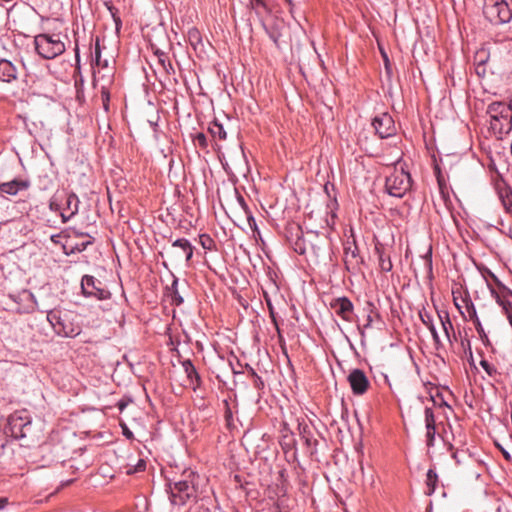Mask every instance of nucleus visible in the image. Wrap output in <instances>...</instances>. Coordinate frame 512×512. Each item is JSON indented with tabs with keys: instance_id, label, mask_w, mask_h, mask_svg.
Instances as JSON below:
<instances>
[{
	"instance_id": "nucleus-1",
	"label": "nucleus",
	"mask_w": 512,
	"mask_h": 512,
	"mask_svg": "<svg viewBox=\"0 0 512 512\" xmlns=\"http://www.w3.org/2000/svg\"><path fill=\"white\" fill-rule=\"evenodd\" d=\"M490 118V128L493 133L502 137L512 129V110L502 102H493L487 108Z\"/></svg>"
},
{
	"instance_id": "nucleus-2",
	"label": "nucleus",
	"mask_w": 512,
	"mask_h": 512,
	"mask_svg": "<svg viewBox=\"0 0 512 512\" xmlns=\"http://www.w3.org/2000/svg\"><path fill=\"white\" fill-rule=\"evenodd\" d=\"M483 12L492 23H508L512 19V0H485Z\"/></svg>"
},
{
	"instance_id": "nucleus-3",
	"label": "nucleus",
	"mask_w": 512,
	"mask_h": 512,
	"mask_svg": "<svg viewBox=\"0 0 512 512\" xmlns=\"http://www.w3.org/2000/svg\"><path fill=\"white\" fill-rule=\"evenodd\" d=\"M183 477V479L175 482L171 488V501L176 505H184L188 500L196 496L194 472L185 471Z\"/></svg>"
},
{
	"instance_id": "nucleus-4",
	"label": "nucleus",
	"mask_w": 512,
	"mask_h": 512,
	"mask_svg": "<svg viewBox=\"0 0 512 512\" xmlns=\"http://www.w3.org/2000/svg\"><path fill=\"white\" fill-rule=\"evenodd\" d=\"M411 188V177L403 167L394 166L393 172L386 177L385 189L389 195L401 198Z\"/></svg>"
},
{
	"instance_id": "nucleus-5",
	"label": "nucleus",
	"mask_w": 512,
	"mask_h": 512,
	"mask_svg": "<svg viewBox=\"0 0 512 512\" xmlns=\"http://www.w3.org/2000/svg\"><path fill=\"white\" fill-rule=\"evenodd\" d=\"M34 43L38 54L45 59H53L65 51L64 43L56 35H37Z\"/></svg>"
},
{
	"instance_id": "nucleus-6",
	"label": "nucleus",
	"mask_w": 512,
	"mask_h": 512,
	"mask_svg": "<svg viewBox=\"0 0 512 512\" xmlns=\"http://www.w3.org/2000/svg\"><path fill=\"white\" fill-rule=\"evenodd\" d=\"M194 247L185 238L175 240L169 248L165 250V255L172 265L189 263L193 256Z\"/></svg>"
},
{
	"instance_id": "nucleus-7",
	"label": "nucleus",
	"mask_w": 512,
	"mask_h": 512,
	"mask_svg": "<svg viewBox=\"0 0 512 512\" xmlns=\"http://www.w3.org/2000/svg\"><path fill=\"white\" fill-rule=\"evenodd\" d=\"M81 289L85 296H92L98 300H106L111 297L110 291L104 287L102 282L90 275L83 276Z\"/></svg>"
},
{
	"instance_id": "nucleus-8",
	"label": "nucleus",
	"mask_w": 512,
	"mask_h": 512,
	"mask_svg": "<svg viewBox=\"0 0 512 512\" xmlns=\"http://www.w3.org/2000/svg\"><path fill=\"white\" fill-rule=\"evenodd\" d=\"M31 422L24 412H15L8 418V429L13 438H23L27 435Z\"/></svg>"
},
{
	"instance_id": "nucleus-9",
	"label": "nucleus",
	"mask_w": 512,
	"mask_h": 512,
	"mask_svg": "<svg viewBox=\"0 0 512 512\" xmlns=\"http://www.w3.org/2000/svg\"><path fill=\"white\" fill-rule=\"evenodd\" d=\"M372 125L380 138L390 137L396 132L394 120L388 113L376 116L373 119Z\"/></svg>"
},
{
	"instance_id": "nucleus-10",
	"label": "nucleus",
	"mask_w": 512,
	"mask_h": 512,
	"mask_svg": "<svg viewBox=\"0 0 512 512\" xmlns=\"http://www.w3.org/2000/svg\"><path fill=\"white\" fill-rule=\"evenodd\" d=\"M348 382L355 395H363L370 387V382L365 373L360 369H354L348 375Z\"/></svg>"
},
{
	"instance_id": "nucleus-11",
	"label": "nucleus",
	"mask_w": 512,
	"mask_h": 512,
	"mask_svg": "<svg viewBox=\"0 0 512 512\" xmlns=\"http://www.w3.org/2000/svg\"><path fill=\"white\" fill-rule=\"evenodd\" d=\"M331 308L335 311V313L340 316L345 321H351V317L353 314V304L352 302L346 298H337L331 302Z\"/></svg>"
},
{
	"instance_id": "nucleus-12",
	"label": "nucleus",
	"mask_w": 512,
	"mask_h": 512,
	"mask_svg": "<svg viewBox=\"0 0 512 512\" xmlns=\"http://www.w3.org/2000/svg\"><path fill=\"white\" fill-rule=\"evenodd\" d=\"M30 187V181L25 179H13L0 184V193L10 196L17 195L21 191H25Z\"/></svg>"
},
{
	"instance_id": "nucleus-13",
	"label": "nucleus",
	"mask_w": 512,
	"mask_h": 512,
	"mask_svg": "<svg viewBox=\"0 0 512 512\" xmlns=\"http://www.w3.org/2000/svg\"><path fill=\"white\" fill-rule=\"evenodd\" d=\"M17 68L12 62L2 59L0 60V80L10 83L17 79Z\"/></svg>"
},
{
	"instance_id": "nucleus-14",
	"label": "nucleus",
	"mask_w": 512,
	"mask_h": 512,
	"mask_svg": "<svg viewBox=\"0 0 512 512\" xmlns=\"http://www.w3.org/2000/svg\"><path fill=\"white\" fill-rule=\"evenodd\" d=\"M358 252V248L355 245L345 247L344 262L348 269H356L362 262Z\"/></svg>"
},
{
	"instance_id": "nucleus-15",
	"label": "nucleus",
	"mask_w": 512,
	"mask_h": 512,
	"mask_svg": "<svg viewBox=\"0 0 512 512\" xmlns=\"http://www.w3.org/2000/svg\"><path fill=\"white\" fill-rule=\"evenodd\" d=\"M182 367L187 376L188 383L186 385L192 386V388L195 389L196 387L194 386V382L195 381L198 382V380H199V376L196 372L195 367L192 365V363L190 361H184L182 363Z\"/></svg>"
},
{
	"instance_id": "nucleus-16",
	"label": "nucleus",
	"mask_w": 512,
	"mask_h": 512,
	"mask_svg": "<svg viewBox=\"0 0 512 512\" xmlns=\"http://www.w3.org/2000/svg\"><path fill=\"white\" fill-rule=\"evenodd\" d=\"M78 203L79 200L75 194H69L67 196V210L69 211V215L66 217L64 213H62L63 221L68 220L71 216H73L78 211Z\"/></svg>"
},
{
	"instance_id": "nucleus-17",
	"label": "nucleus",
	"mask_w": 512,
	"mask_h": 512,
	"mask_svg": "<svg viewBox=\"0 0 512 512\" xmlns=\"http://www.w3.org/2000/svg\"><path fill=\"white\" fill-rule=\"evenodd\" d=\"M208 130L214 139H219V140L226 139V131L222 124L215 121L210 124Z\"/></svg>"
},
{
	"instance_id": "nucleus-18",
	"label": "nucleus",
	"mask_w": 512,
	"mask_h": 512,
	"mask_svg": "<svg viewBox=\"0 0 512 512\" xmlns=\"http://www.w3.org/2000/svg\"><path fill=\"white\" fill-rule=\"evenodd\" d=\"M437 481L438 476L436 472L433 469H429L426 476L427 495H431L432 493H434Z\"/></svg>"
},
{
	"instance_id": "nucleus-19",
	"label": "nucleus",
	"mask_w": 512,
	"mask_h": 512,
	"mask_svg": "<svg viewBox=\"0 0 512 512\" xmlns=\"http://www.w3.org/2000/svg\"><path fill=\"white\" fill-rule=\"evenodd\" d=\"M378 253L379 266L382 271L389 272L392 269V262L390 260V256L386 255L383 251H380L379 248H376Z\"/></svg>"
},
{
	"instance_id": "nucleus-20",
	"label": "nucleus",
	"mask_w": 512,
	"mask_h": 512,
	"mask_svg": "<svg viewBox=\"0 0 512 512\" xmlns=\"http://www.w3.org/2000/svg\"><path fill=\"white\" fill-rule=\"evenodd\" d=\"M480 365L490 377L495 378L497 375H499L496 367L489 363L487 360L482 359L480 361Z\"/></svg>"
},
{
	"instance_id": "nucleus-21",
	"label": "nucleus",
	"mask_w": 512,
	"mask_h": 512,
	"mask_svg": "<svg viewBox=\"0 0 512 512\" xmlns=\"http://www.w3.org/2000/svg\"><path fill=\"white\" fill-rule=\"evenodd\" d=\"M438 318L441 322L446 338L450 341L449 330H453V326L448 315L445 316V319H443L440 315H438Z\"/></svg>"
},
{
	"instance_id": "nucleus-22",
	"label": "nucleus",
	"mask_w": 512,
	"mask_h": 512,
	"mask_svg": "<svg viewBox=\"0 0 512 512\" xmlns=\"http://www.w3.org/2000/svg\"><path fill=\"white\" fill-rule=\"evenodd\" d=\"M420 319L423 322V324L429 329L433 330L434 323L432 316L427 311H422L419 313Z\"/></svg>"
},
{
	"instance_id": "nucleus-23",
	"label": "nucleus",
	"mask_w": 512,
	"mask_h": 512,
	"mask_svg": "<svg viewBox=\"0 0 512 512\" xmlns=\"http://www.w3.org/2000/svg\"><path fill=\"white\" fill-rule=\"evenodd\" d=\"M425 424L426 428H435V417L432 409L430 408L425 409Z\"/></svg>"
},
{
	"instance_id": "nucleus-24",
	"label": "nucleus",
	"mask_w": 512,
	"mask_h": 512,
	"mask_svg": "<svg viewBox=\"0 0 512 512\" xmlns=\"http://www.w3.org/2000/svg\"><path fill=\"white\" fill-rule=\"evenodd\" d=\"M9 442L7 432L0 430V456L5 454Z\"/></svg>"
},
{
	"instance_id": "nucleus-25",
	"label": "nucleus",
	"mask_w": 512,
	"mask_h": 512,
	"mask_svg": "<svg viewBox=\"0 0 512 512\" xmlns=\"http://www.w3.org/2000/svg\"><path fill=\"white\" fill-rule=\"evenodd\" d=\"M200 243L202 247L207 250H211L214 245V241L208 235H201Z\"/></svg>"
},
{
	"instance_id": "nucleus-26",
	"label": "nucleus",
	"mask_w": 512,
	"mask_h": 512,
	"mask_svg": "<svg viewBox=\"0 0 512 512\" xmlns=\"http://www.w3.org/2000/svg\"><path fill=\"white\" fill-rule=\"evenodd\" d=\"M145 469H146V462L143 459H139L137 464L134 466V468H129L127 470V473L132 474V473L144 471Z\"/></svg>"
},
{
	"instance_id": "nucleus-27",
	"label": "nucleus",
	"mask_w": 512,
	"mask_h": 512,
	"mask_svg": "<svg viewBox=\"0 0 512 512\" xmlns=\"http://www.w3.org/2000/svg\"><path fill=\"white\" fill-rule=\"evenodd\" d=\"M435 433H436V430L435 428H426V440H427V446L428 447H431L433 446L434 444V439H435Z\"/></svg>"
},
{
	"instance_id": "nucleus-28",
	"label": "nucleus",
	"mask_w": 512,
	"mask_h": 512,
	"mask_svg": "<svg viewBox=\"0 0 512 512\" xmlns=\"http://www.w3.org/2000/svg\"><path fill=\"white\" fill-rule=\"evenodd\" d=\"M250 6L257 12H259L260 9L266 10L265 0H250Z\"/></svg>"
},
{
	"instance_id": "nucleus-29",
	"label": "nucleus",
	"mask_w": 512,
	"mask_h": 512,
	"mask_svg": "<svg viewBox=\"0 0 512 512\" xmlns=\"http://www.w3.org/2000/svg\"><path fill=\"white\" fill-rule=\"evenodd\" d=\"M498 303L500 306H502L503 310L505 311L506 315L512 311V304L506 300L505 298L498 297Z\"/></svg>"
},
{
	"instance_id": "nucleus-30",
	"label": "nucleus",
	"mask_w": 512,
	"mask_h": 512,
	"mask_svg": "<svg viewBox=\"0 0 512 512\" xmlns=\"http://www.w3.org/2000/svg\"><path fill=\"white\" fill-rule=\"evenodd\" d=\"M195 140L198 142L199 146L206 147V136L203 133H198L195 137Z\"/></svg>"
},
{
	"instance_id": "nucleus-31",
	"label": "nucleus",
	"mask_w": 512,
	"mask_h": 512,
	"mask_svg": "<svg viewBox=\"0 0 512 512\" xmlns=\"http://www.w3.org/2000/svg\"><path fill=\"white\" fill-rule=\"evenodd\" d=\"M100 60H101V51H100L99 43L97 41L96 47H95V62L97 65H100Z\"/></svg>"
},
{
	"instance_id": "nucleus-32",
	"label": "nucleus",
	"mask_w": 512,
	"mask_h": 512,
	"mask_svg": "<svg viewBox=\"0 0 512 512\" xmlns=\"http://www.w3.org/2000/svg\"><path fill=\"white\" fill-rule=\"evenodd\" d=\"M102 96H103L104 108L107 110L108 109L109 94L105 90H103L102 91Z\"/></svg>"
},
{
	"instance_id": "nucleus-33",
	"label": "nucleus",
	"mask_w": 512,
	"mask_h": 512,
	"mask_svg": "<svg viewBox=\"0 0 512 512\" xmlns=\"http://www.w3.org/2000/svg\"><path fill=\"white\" fill-rule=\"evenodd\" d=\"M122 428H123V434L128 438V439H132L133 438V433L127 428L126 425H122Z\"/></svg>"
},
{
	"instance_id": "nucleus-34",
	"label": "nucleus",
	"mask_w": 512,
	"mask_h": 512,
	"mask_svg": "<svg viewBox=\"0 0 512 512\" xmlns=\"http://www.w3.org/2000/svg\"><path fill=\"white\" fill-rule=\"evenodd\" d=\"M430 332H431V334L433 336V339H434L435 343L436 344H440V338H439V335H438V333L436 331V328L433 327V330H430Z\"/></svg>"
},
{
	"instance_id": "nucleus-35",
	"label": "nucleus",
	"mask_w": 512,
	"mask_h": 512,
	"mask_svg": "<svg viewBox=\"0 0 512 512\" xmlns=\"http://www.w3.org/2000/svg\"><path fill=\"white\" fill-rule=\"evenodd\" d=\"M255 386H256L257 388H261V387H263V386H264L263 381H262V380H261V378H260V377H258V376H256V379H255Z\"/></svg>"
},
{
	"instance_id": "nucleus-36",
	"label": "nucleus",
	"mask_w": 512,
	"mask_h": 512,
	"mask_svg": "<svg viewBox=\"0 0 512 512\" xmlns=\"http://www.w3.org/2000/svg\"><path fill=\"white\" fill-rule=\"evenodd\" d=\"M8 503L7 498H0V510L3 509Z\"/></svg>"
},
{
	"instance_id": "nucleus-37",
	"label": "nucleus",
	"mask_w": 512,
	"mask_h": 512,
	"mask_svg": "<svg viewBox=\"0 0 512 512\" xmlns=\"http://www.w3.org/2000/svg\"><path fill=\"white\" fill-rule=\"evenodd\" d=\"M53 318H55V314H54V313H52V312H50V313L48 314V320H49L51 323H52V319H53Z\"/></svg>"
},
{
	"instance_id": "nucleus-38",
	"label": "nucleus",
	"mask_w": 512,
	"mask_h": 512,
	"mask_svg": "<svg viewBox=\"0 0 512 512\" xmlns=\"http://www.w3.org/2000/svg\"><path fill=\"white\" fill-rule=\"evenodd\" d=\"M507 318L512 326V311H510L508 314H507Z\"/></svg>"
},
{
	"instance_id": "nucleus-39",
	"label": "nucleus",
	"mask_w": 512,
	"mask_h": 512,
	"mask_svg": "<svg viewBox=\"0 0 512 512\" xmlns=\"http://www.w3.org/2000/svg\"><path fill=\"white\" fill-rule=\"evenodd\" d=\"M502 453H503V455H504V457H505L506 459H509V458H510V455H509V453H508V452H506V451L502 450Z\"/></svg>"
},
{
	"instance_id": "nucleus-40",
	"label": "nucleus",
	"mask_w": 512,
	"mask_h": 512,
	"mask_svg": "<svg viewBox=\"0 0 512 512\" xmlns=\"http://www.w3.org/2000/svg\"><path fill=\"white\" fill-rule=\"evenodd\" d=\"M384 58H385V65L387 66V64H388V58H387V56H386L385 54H384Z\"/></svg>"
},
{
	"instance_id": "nucleus-41",
	"label": "nucleus",
	"mask_w": 512,
	"mask_h": 512,
	"mask_svg": "<svg viewBox=\"0 0 512 512\" xmlns=\"http://www.w3.org/2000/svg\"><path fill=\"white\" fill-rule=\"evenodd\" d=\"M305 441H306V444H307V445H310V440H309L308 438H306V440H305Z\"/></svg>"
},
{
	"instance_id": "nucleus-42",
	"label": "nucleus",
	"mask_w": 512,
	"mask_h": 512,
	"mask_svg": "<svg viewBox=\"0 0 512 512\" xmlns=\"http://www.w3.org/2000/svg\"><path fill=\"white\" fill-rule=\"evenodd\" d=\"M453 449V445L451 443H449V450H452Z\"/></svg>"
},
{
	"instance_id": "nucleus-43",
	"label": "nucleus",
	"mask_w": 512,
	"mask_h": 512,
	"mask_svg": "<svg viewBox=\"0 0 512 512\" xmlns=\"http://www.w3.org/2000/svg\"><path fill=\"white\" fill-rule=\"evenodd\" d=\"M78 57H79L78 49H76V58L78 59Z\"/></svg>"
},
{
	"instance_id": "nucleus-44",
	"label": "nucleus",
	"mask_w": 512,
	"mask_h": 512,
	"mask_svg": "<svg viewBox=\"0 0 512 512\" xmlns=\"http://www.w3.org/2000/svg\"><path fill=\"white\" fill-rule=\"evenodd\" d=\"M288 2L289 5L292 4V0H286Z\"/></svg>"
},
{
	"instance_id": "nucleus-45",
	"label": "nucleus",
	"mask_w": 512,
	"mask_h": 512,
	"mask_svg": "<svg viewBox=\"0 0 512 512\" xmlns=\"http://www.w3.org/2000/svg\"><path fill=\"white\" fill-rule=\"evenodd\" d=\"M452 457H453L454 459H456V453H453V454H452Z\"/></svg>"
}]
</instances>
